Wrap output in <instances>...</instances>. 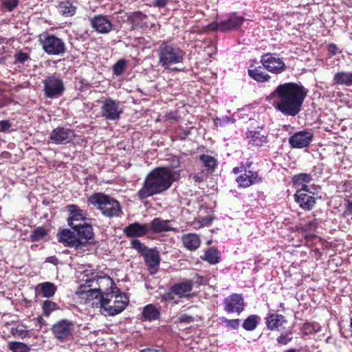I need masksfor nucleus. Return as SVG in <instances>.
Instances as JSON below:
<instances>
[{
  "instance_id": "1",
  "label": "nucleus",
  "mask_w": 352,
  "mask_h": 352,
  "mask_svg": "<svg viewBox=\"0 0 352 352\" xmlns=\"http://www.w3.org/2000/svg\"><path fill=\"white\" fill-rule=\"evenodd\" d=\"M307 94V89L302 85L289 82L278 85L270 96L275 99V109L285 116L295 117L301 111Z\"/></svg>"
},
{
  "instance_id": "2",
  "label": "nucleus",
  "mask_w": 352,
  "mask_h": 352,
  "mask_svg": "<svg viewBox=\"0 0 352 352\" xmlns=\"http://www.w3.org/2000/svg\"><path fill=\"white\" fill-rule=\"evenodd\" d=\"M175 180L171 168L166 166L156 167L145 177L142 187L138 191V197L142 201L161 194L169 189Z\"/></svg>"
},
{
  "instance_id": "3",
  "label": "nucleus",
  "mask_w": 352,
  "mask_h": 352,
  "mask_svg": "<svg viewBox=\"0 0 352 352\" xmlns=\"http://www.w3.org/2000/svg\"><path fill=\"white\" fill-rule=\"evenodd\" d=\"M93 206H97L102 214L109 218L120 217L122 213L120 202L103 192L93 193L88 199Z\"/></svg>"
},
{
  "instance_id": "4",
  "label": "nucleus",
  "mask_w": 352,
  "mask_h": 352,
  "mask_svg": "<svg viewBox=\"0 0 352 352\" xmlns=\"http://www.w3.org/2000/svg\"><path fill=\"white\" fill-rule=\"evenodd\" d=\"M159 63L163 67L183 62L185 52L171 40L162 41L157 50Z\"/></svg>"
},
{
  "instance_id": "5",
  "label": "nucleus",
  "mask_w": 352,
  "mask_h": 352,
  "mask_svg": "<svg viewBox=\"0 0 352 352\" xmlns=\"http://www.w3.org/2000/svg\"><path fill=\"white\" fill-rule=\"evenodd\" d=\"M43 92L47 98H55L60 96L65 91L63 80L56 76L50 75L43 80Z\"/></svg>"
},
{
  "instance_id": "6",
  "label": "nucleus",
  "mask_w": 352,
  "mask_h": 352,
  "mask_svg": "<svg viewBox=\"0 0 352 352\" xmlns=\"http://www.w3.org/2000/svg\"><path fill=\"white\" fill-rule=\"evenodd\" d=\"M74 329V322L67 319L59 320L51 328L54 338L60 342L68 340L72 336Z\"/></svg>"
},
{
  "instance_id": "7",
  "label": "nucleus",
  "mask_w": 352,
  "mask_h": 352,
  "mask_svg": "<svg viewBox=\"0 0 352 352\" xmlns=\"http://www.w3.org/2000/svg\"><path fill=\"white\" fill-rule=\"evenodd\" d=\"M40 41L43 50L50 55H58L65 50L63 41L54 35H44Z\"/></svg>"
},
{
  "instance_id": "8",
  "label": "nucleus",
  "mask_w": 352,
  "mask_h": 352,
  "mask_svg": "<svg viewBox=\"0 0 352 352\" xmlns=\"http://www.w3.org/2000/svg\"><path fill=\"white\" fill-rule=\"evenodd\" d=\"M122 109L120 106V102L111 98H107L102 102L101 107V115L107 120H118L122 113Z\"/></svg>"
},
{
  "instance_id": "9",
  "label": "nucleus",
  "mask_w": 352,
  "mask_h": 352,
  "mask_svg": "<svg viewBox=\"0 0 352 352\" xmlns=\"http://www.w3.org/2000/svg\"><path fill=\"white\" fill-rule=\"evenodd\" d=\"M295 201L305 210H311L315 206L316 199L314 193L309 191L307 185L296 191L294 195Z\"/></svg>"
},
{
  "instance_id": "10",
  "label": "nucleus",
  "mask_w": 352,
  "mask_h": 352,
  "mask_svg": "<svg viewBox=\"0 0 352 352\" xmlns=\"http://www.w3.org/2000/svg\"><path fill=\"white\" fill-rule=\"evenodd\" d=\"M261 63L263 65L267 72L274 74H280L286 70L285 62L281 58L273 56L270 53L261 56Z\"/></svg>"
},
{
  "instance_id": "11",
  "label": "nucleus",
  "mask_w": 352,
  "mask_h": 352,
  "mask_svg": "<svg viewBox=\"0 0 352 352\" xmlns=\"http://www.w3.org/2000/svg\"><path fill=\"white\" fill-rule=\"evenodd\" d=\"M74 130L64 126L54 129L50 135V140L55 144H66L74 138Z\"/></svg>"
},
{
  "instance_id": "12",
  "label": "nucleus",
  "mask_w": 352,
  "mask_h": 352,
  "mask_svg": "<svg viewBox=\"0 0 352 352\" xmlns=\"http://www.w3.org/2000/svg\"><path fill=\"white\" fill-rule=\"evenodd\" d=\"M224 310L228 314H240L245 307L244 299L241 294H232L223 300Z\"/></svg>"
},
{
  "instance_id": "13",
  "label": "nucleus",
  "mask_w": 352,
  "mask_h": 352,
  "mask_svg": "<svg viewBox=\"0 0 352 352\" xmlns=\"http://www.w3.org/2000/svg\"><path fill=\"white\" fill-rule=\"evenodd\" d=\"M76 232L77 238L82 241V248L93 243L94 233L92 226L87 223H79L72 228Z\"/></svg>"
},
{
  "instance_id": "14",
  "label": "nucleus",
  "mask_w": 352,
  "mask_h": 352,
  "mask_svg": "<svg viewBox=\"0 0 352 352\" xmlns=\"http://www.w3.org/2000/svg\"><path fill=\"white\" fill-rule=\"evenodd\" d=\"M76 232L69 229H63L57 234L58 239L60 243L65 247L81 249L82 241L77 238Z\"/></svg>"
},
{
  "instance_id": "15",
  "label": "nucleus",
  "mask_w": 352,
  "mask_h": 352,
  "mask_svg": "<svg viewBox=\"0 0 352 352\" xmlns=\"http://www.w3.org/2000/svg\"><path fill=\"white\" fill-rule=\"evenodd\" d=\"M314 138L313 133L306 130L295 133L289 138L291 147L302 148L309 146Z\"/></svg>"
},
{
  "instance_id": "16",
  "label": "nucleus",
  "mask_w": 352,
  "mask_h": 352,
  "mask_svg": "<svg viewBox=\"0 0 352 352\" xmlns=\"http://www.w3.org/2000/svg\"><path fill=\"white\" fill-rule=\"evenodd\" d=\"M248 74L252 79L259 83L269 82L271 79V76L262 63L250 64L248 69Z\"/></svg>"
},
{
  "instance_id": "17",
  "label": "nucleus",
  "mask_w": 352,
  "mask_h": 352,
  "mask_svg": "<svg viewBox=\"0 0 352 352\" xmlns=\"http://www.w3.org/2000/svg\"><path fill=\"white\" fill-rule=\"evenodd\" d=\"M248 144L252 146L261 147L269 142L268 133L261 130H248L245 133Z\"/></svg>"
},
{
  "instance_id": "18",
  "label": "nucleus",
  "mask_w": 352,
  "mask_h": 352,
  "mask_svg": "<svg viewBox=\"0 0 352 352\" xmlns=\"http://www.w3.org/2000/svg\"><path fill=\"white\" fill-rule=\"evenodd\" d=\"M148 232V226L146 223L138 222L130 223L123 230V233L127 238L143 237Z\"/></svg>"
},
{
  "instance_id": "19",
  "label": "nucleus",
  "mask_w": 352,
  "mask_h": 352,
  "mask_svg": "<svg viewBox=\"0 0 352 352\" xmlns=\"http://www.w3.org/2000/svg\"><path fill=\"white\" fill-rule=\"evenodd\" d=\"M143 257L151 274L156 273L161 260L159 252L156 249H148L143 254Z\"/></svg>"
},
{
  "instance_id": "20",
  "label": "nucleus",
  "mask_w": 352,
  "mask_h": 352,
  "mask_svg": "<svg viewBox=\"0 0 352 352\" xmlns=\"http://www.w3.org/2000/svg\"><path fill=\"white\" fill-rule=\"evenodd\" d=\"M67 210L69 212V217L67 218V223L73 228L79 223H84L86 219L85 212L82 210L75 204H70L66 206Z\"/></svg>"
},
{
  "instance_id": "21",
  "label": "nucleus",
  "mask_w": 352,
  "mask_h": 352,
  "mask_svg": "<svg viewBox=\"0 0 352 352\" xmlns=\"http://www.w3.org/2000/svg\"><path fill=\"white\" fill-rule=\"evenodd\" d=\"M236 181L239 186L248 188L254 184L261 182V178L259 177L256 171L246 170L243 174L236 177Z\"/></svg>"
},
{
  "instance_id": "22",
  "label": "nucleus",
  "mask_w": 352,
  "mask_h": 352,
  "mask_svg": "<svg viewBox=\"0 0 352 352\" xmlns=\"http://www.w3.org/2000/svg\"><path fill=\"white\" fill-rule=\"evenodd\" d=\"M318 227V223L316 219L312 221H308L305 224H299L296 226V230L301 232L304 234V238L307 241H311L315 239L316 236L314 232Z\"/></svg>"
},
{
  "instance_id": "23",
  "label": "nucleus",
  "mask_w": 352,
  "mask_h": 352,
  "mask_svg": "<svg viewBox=\"0 0 352 352\" xmlns=\"http://www.w3.org/2000/svg\"><path fill=\"white\" fill-rule=\"evenodd\" d=\"M265 320L267 328L271 331H280L283 324L287 322L284 316L276 313H268Z\"/></svg>"
},
{
  "instance_id": "24",
  "label": "nucleus",
  "mask_w": 352,
  "mask_h": 352,
  "mask_svg": "<svg viewBox=\"0 0 352 352\" xmlns=\"http://www.w3.org/2000/svg\"><path fill=\"white\" fill-rule=\"evenodd\" d=\"M173 292L175 293L180 298L190 296V293L193 288V282L192 280H186L172 285Z\"/></svg>"
},
{
  "instance_id": "25",
  "label": "nucleus",
  "mask_w": 352,
  "mask_h": 352,
  "mask_svg": "<svg viewBox=\"0 0 352 352\" xmlns=\"http://www.w3.org/2000/svg\"><path fill=\"white\" fill-rule=\"evenodd\" d=\"M170 220H164L160 217L153 219L149 225V230L153 233L159 234L168 231H174L175 229L170 225Z\"/></svg>"
},
{
  "instance_id": "26",
  "label": "nucleus",
  "mask_w": 352,
  "mask_h": 352,
  "mask_svg": "<svg viewBox=\"0 0 352 352\" xmlns=\"http://www.w3.org/2000/svg\"><path fill=\"white\" fill-rule=\"evenodd\" d=\"M182 242L187 250L195 251L200 246L201 239L197 234L188 233L182 235Z\"/></svg>"
},
{
  "instance_id": "27",
  "label": "nucleus",
  "mask_w": 352,
  "mask_h": 352,
  "mask_svg": "<svg viewBox=\"0 0 352 352\" xmlns=\"http://www.w3.org/2000/svg\"><path fill=\"white\" fill-rule=\"evenodd\" d=\"M96 283L98 287L94 288L93 293L96 294V296H100V294H102L104 290H108V289L116 288L115 283L109 276H99L97 278Z\"/></svg>"
},
{
  "instance_id": "28",
  "label": "nucleus",
  "mask_w": 352,
  "mask_h": 352,
  "mask_svg": "<svg viewBox=\"0 0 352 352\" xmlns=\"http://www.w3.org/2000/svg\"><path fill=\"white\" fill-rule=\"evenodd\" d=\"M116 300H114L113 305L107 307L109 314L115 316L121 313L127 306L129 299L124 296H122L120 294L115 295Z\"/></svg>"
},
{
  "instance_id": "29",
  "label": "nucleus",
  "mask_w": 352,
  "mask_h": 352,
  "mask_svg": "<svg viewBox=\"0 0 352 352\" xmlns=\"http://www.w3.org/2000/svg\"><path fill=\"white\" fill-rule=\"evenodd\" d=\"M241 23H208L206 28L211 31L230 32L238 30Z\"/></svg>"
},
{
  "instance_id": "30",
  "label": "nucleus",
  "mask_w": 352,
  "mask_h": 352,
  "mask_svg": "<svg viewBox=\"0 0 352 352\" xmlns=\"http://www.w3.org/2000/svg\"><path fill=\"white\" fill-rule=\"evenodd\" d=\"M199 160L202 163L204 170L208 173L212 174L217 166V160L211 155L201 154L199 155Z\"/></svg>"
},
{
  "instance_id": "31",
  "label": "nucleus",
  "mask_w": 352,
  "mask_h": 352,
  "mask_svg": "<svg viewBox=\"0 0 352 352\" xmlns=\"http://www.w3.org/2000/svg\"><path fill=\"white\" fill-rule=\"evenodd\" d=\"M333 82L339 85H352V72H340L333 76Z\"/></svg>"
},
{
  "instance_id": "32",
  "label": "nucleus",
  "mask_w": 352,
  "mask_h": 352,
  "mask_svg": "<svg viewBox=\"0 0 352 352\" xmlns=\"http://www.w3.org/2000/svg\"><path fill=\"white\" fill-rule=\"evenodd\" d=\"M40 289L43 297L50 298L55 294L57 287L51 282H45L40 283L38 287Z\"/></svg>"
},
{
  "instance_id": "33",
  "label": "nucleus",
  "mask_w": 352,
  "mask_h": 352,
  "mask_svg": "<svg viewBox=\"0 0 352 352\" xmlns=\"http://www.w3.org/2000/svg\"><path fill=\"white\" fill-rule=\"evenodd\" d=\"M76 8L71 1H64L58 4L59 13L65 16H72L76 13Z\"/></svg>"
},
{
  "instance_id": "34",
  "label": "nucleus",
  "mask_w": 352,
  "mask_h": 352,
  "mask_svg": "<svg viewBox=\"0 0 352 352\" xmlns=\"http://www.w3.org/2000/svg\"><path fill=\"white\" fill-rule=\"evenodd\" d=\"M116 288L112 287L111 289H108V290H104L102 294L100 295L99 302H96V305H100V307H102L105 309H107V306L111 301V298L115 296V289Z\"/></svg>"
},
{
  "instance_id": "35",
  "label": "nucleus",
  "mask_w": 352,
  "mask_h": 352,
  "mask_svg": "<svg viewBox=\"0 0 352 352\" xmlns=\"http://www.w3.org/2000/svg\"><path fill=\"white\" fill-rule=\"evenodd\" d=\"M160 315V311L152 304L145 306L142 311V316L148 320H156Z\"/></svg>"
},
{
  "instance_id": "36",
  "label": "nucleus",
  "mask_w": 352,
  "mask_h": 352,
  "mask_svg": "<svg viewBox=\"0 0 352 352\" xmlns=\"http://www.w3.org/2000/svg\"><path fill=\"white\" fill-rule=\"evenodd\" d=\"M41 308L43 315L45 317H48L52 312L58 310L60 307L58 303L50 300H45L43 302Z\"/></svg>"
},
{
  "instance_id": "37",
  "label": "nucleus",
  "mask_w": 352,
  "mask_h": 352,
  "mask_svg": "<svg viewBox=\"0 0 352 352\" xmlns=\"http://www.w3.org/2000/svg\"><path fill=\"white\" fill-rule=\"evenodd\" d=\"M260 317L257 315L249 316L243 322L242 327L246 331H253L258 326Z\"/></svg>"
},
{
  "instance_id": "38",
  "label": "nucleus",
  "mask_w": 352,
  "mask_h": 352,
  "mask_svg": "<svg viewBox=\"0 0 352 352\" xmlns=\"http://www.w3.org/2000/svg\"><path fill=\"white\" fill-rule=\"evenodd\" d=\"M311 175L308 173H301L294 175L292 178V182L294 186L305 185L311 182Z\"/></svg>"
},
{
  "instance_id": "39",
  "label": "nucleus",
  "mask_w": 352,
  "mask_h": 352,
  "mask_svg": "<svg viewBox=\"0 0 352 352\" xmlns=\"http://www.w3.org/2000/svg\"><path fill=\"white\" fill-rule=\"evenodd\" d=\"M204 260L212 265L218 263L220 261L218 250L213 248H209L204 254Z\"/></svg>"
},
{
  "instance_id": "40",
  "label": "nucleus",
  "mask_w": 352,
  "mask_h": 352,
  "mask_svg": "<svg viewBox=\"0 0 352 352\" xmlns=\"http://www.w3.org/2000/svg\"><path fill=\"white\" fill-rule=\"evenodd\" d=\"M9 349L12 352H29L30 347L21 342H11L9 343Z\"/></svg>"
},
{
  "instance_id": "41",
  "label": "nucleus",
  "mask_w": 352,
  "mask_h": 352,
  "mask_svg": "<svg viewBox=\"0 0 352 352\" xmlns=\"http://www.w3.org/2000/svg\"><path fill=\"white\" fill-rule=\"evenodd\" d=\"M47 234V232L43 227H38L32 232L30 238L32 241L36 242L42 240Z\"/></svg>"
},
{
  "instance_id": "42",
  "label": "nucleus",
  "mask_w": 352,
  "mask_h": 352,
  "mask_svg": "<svg viewBox=\"0 0 352 352\" xmlns=\"http://www.w3.org/2000/svg\"><path fill=\"white\" fill-rule=\"evenodd\" d=\"M19 0H2L1 10L3 12H12L19 5Z\"/></svg>"
},
{
  "instance_id": "43",
  "label": "nucleus",
  "mask_w": 352,
  "mask_h": 352,
  "mask_svg": "<svg viewBox=\"0 0 352 352\" xmlns=\"http://www.w3.org/2000/svg\"><path fill=\"white\" fill-rule=\"evenodd\" d=\"M92 28L99 33L105 34L115 29L113 23H91Z\"/></svg>"
},
{
  "instance_id": "44",
  "label": "nucleus",
  "mask_w": 352,
  "mask_h": 352,
  "mask_svg": "<svg viewBox=\"0 0 352 352\" xmlns=\"http://www.w3.org/2000/svg\"><path fill=\"white\" fill-rule=\"evenodd\" d=\"M126 66V61L124 59L118 60L113 66V74L116 76L122 75Z\"/></svg>"
},
{
  "instance_id": "45",
  "label": "nucleus",
  "mask_w": 352,
  "mask_h": 352,
  "mask_svg": "<svg viewBox=\"0 0 352 352\" xmlns=\"http://www.w3.org/2000/svg\"><path fill=\"white\" fill-rule=\"evenodd\" d=\"M131 245L133 249H135L142 256L148 250L140 240L133 239L131 241Z\"/></svg>"
},
{
  "instance_id": "46",
  "label": "nucleus",
  "mask_w": 352,
  "mask_h": 352,
  "mask_svg": "<svg viewBox=\"0 0 352 352\" xmlns=\"http://www.w3.org/2000/svg\"><path fill=\"white\" fill-rule=\"evenodd\" d=\"M29 58L30 55L28 54L19 51L14 54V63L23 64Z\"/></svg>"
},
{
  "instance_id": "47",
  "label": "nucleus",
  "mask_w": 352,
  "mask_h": 352,
  "mask_svg": "<svg viewBox=\"0 0 352 352\" xmlns=\"http://www.w3.org/2000/svg\"><path fill=\"white\" fill-rule=\"evenodd\" d=\"M292 334L291 331L286 332L285 333H281L278 338H277V342L278 344H287L289 342H290L292 340V337L290 336Z\"/></svg>"
},
{
  "instance_id": "48",
  "label": "nucleus",
  "mask_w": 352,
  "mask_h": 352,
  "mask_svg": "<svg viewBox=\"0 0 352 352\" xmlns=\"http://www.w3.org/2000/svg\"><path fill=\"white\" fill-rule=\"evenodd\" d=\"M176 296L175 293L173 292L172 286L168 289L167 292L163 294L160 298L162 302H171L175 299V296Z\"/></svg>"
},
{
  "instance_id": "49",
  "label": "nucleus",
  "mask_w": 352,
  "mask_h": 352,
  "mask_svg": "<svg viewBox=\"0 0 352 352\" xmlns=\"http://www.w3.org/2000/svg\"><path fill=\"white\" fill-rule=\"evenodd\" d=\"M178 321L181 323L190 324L193 322L195 319L192 316H190L187 314H182L178 316Z\"/></svg>"
},
{
  "instance_id": "50",
  "label": "nucleus",
  "mask_w": 352,
  "mask_h": 352,
  "mask_svg": "<svg viewBox=\"0 0 352 352\" xmlns=\"http://www.w3.org/2000/svg\"><path fill=\"white\" fill-rule=\"evenodd\" d=\"M190 132L189 130L184 129H182V128H179V129H177L176 131H175L177 138L178 139L181 140H186V138L190 134Z\"/></svg>"
},
{
  "instance_id": "51",
  "label": "nucleus",
  "mask_w": 352,
  "mask_h": 352,
  "mask_svg": "<svg viewBox=\"0 0 352 352\" xmlns=\"http://www.w3.org/2000/svg\"><path fill=\"white\" fill-rule=\"evenodd\" d=\"M12 126V124L8 120L0 121V132L8 131Z\"/></svg>"
},
{
  "instance_id": "52",
  "label": "nucleus",
  "mask_w": 352,
  "mask_h": 352,
  "mask_svg": "<svg viewBox=\"0 0 352 352\" xmlns=\"http://www.w3.org/2000/svg\"><path fill=\"white\" fill-rule=\"evenodd\" d=\"M241 320L239 319L226 320V322L228 327L232 329H237L239 327Z\"/></svg>"
},
{
  "instance_id": "53",
  "label": "nucleus",
  "mask_w": 352,
  "mask_h": 352,
  "mask_svg": "<svg viewBox=\"0 0 352 352\" xmlns=\"http://www.w3.org/2000/svg\"><path fill=\"white\" fill-rule=\"evenodd\" d=\"M245 21L244 18L241 16H238L236 14L234 13L230 15L229 19L226 22H243Z\"/></svg>"
},
{
  "instance_id": "54",
  "label": "nucleus",
  "mask_w": 352,
  "mask_h": 352,
  "mask_svg": "<svg viewBox=\"0 0 352 352\" xmlns=\"http://www.w3.org/2000/svg\"><path fill=\"white\" fill-rule=\"evenodd\" d=\"M192 179L195 182L200 183L205 180L206 175H204L203 171H201V172L197 173L195 175H194Z\"/></svg>"
},
{
  "instance_id": "55",
  "label": "nucleus",
  "mask_w": 352,
  "mask_h": 352,
  "mask_svg": "<svg viewBox=\"0 0 352 352\" xmlns=\"http://www.w3.org/2000/svg\"><path fill=\"white\" fill-rule=\"evenodd\" d=\"M344 214L347 215L352 214V200L351 199L346 201Z\"/></svg>"
},
{
  "instance_id": "56",
  "label": "nucleus",
  "mask_w": 352,
  "mask_h": 352,
  "mask_svg": "<svg viewBox=\"0 0 352 352\" xmlns=\"http://www.w3.org/2000/svg\"><path fill=\"white\" fill-rule=\"evenodd\" d=\"M327 48H328V52H329L330 56H334L338 53V47L334 43H330L328 45Z\"/></svg>"
},
{
  "instance_id": "57",
  "label": "nucleus",
  "mask_w": 352,
  "mask_h": 352,
  "mask_svg": "<svg viewBox=\"0 0 352 352\" xmlns=\"http://www.w3.org/2000/svg\"><path fill=\"white\" fill-rule=\"evenodd\" d=\"M94 292V288L93 289H90L89 291H87V300H94V299H97V300H100V296H96V294H94L93 293Z\"/></svg>"
},
{
  "instance_id": "58",
  "label": "nucleus",
  "mask_w": 352,
  "mask_h": 352,
  "mask_svg": "<svg viewBox=\"0 0 352 352\" xmlns=\"http://www.w3.org/2000/svg\"><path fill=\"white\" fill-rule=\"evenodd\" d=\"M212 220V219L209 216L201 218V220L199 222L201 223L199 225V227H203L206 225H209L210 223H211Z\"/></svg>"
},
{
  "instance_id": "59",
  "label": "nucleus",
  "mask_w": 352,
  "mask_h": 352,
  "mask_svg": "<svg viewBox=\"0 0 352 352\" xmlns=\"http://www.w3.org/2000/svg\"><path fill=\"white\" fill-rule=\"evenodd\" d=\"M91 22H109V21L105 17L102 15H98L95 16L93 19H91Z\"/></svg>"
},
{
  "instance_id": "60",
  "label": "nucleus",
  "mask_w": 352,
  "mask_h": 352,
  "mask_svg": "<svg viewBox=\"0 0 352 352\" xmlns=\"http://www.w3.org/2000/svg\"><path fill=\"white\" fill-rule=\"evenodd\" d=\"M246 170V166L241 164L240 166L235 167L233 168L232 172L234 174H239L242 172H245Z\"/></svg>"
},
{
  "instance_id": "61",
  "label": "nucleus",
  "mask_w": 352,
  "mask_h": 352,
  "mask_svg": "<svg viewBox=\"0 0 352 352\" xmlns=\"http://www.w3.org/2000/svg\"><path fill=\"white\" fill-rule=\"evenodd\" d=\"M153 1H154V4L159 8L164 7L168 3V0H153Z\"/></svg>"
},
{
  "instance_id": "62",
  "label": "nucleus",
  "mask_w": 352,
  "mask_h": 352,
  "mask_svg": "<svg viewBox=\"0 0 352 352\" xmlns=\"http://www.w3.org/2000/svg\"><path fill=\"white\" fill-rule=\"evenodd\" d=\"M34 320L36 321V322L40 325V326H42V325H45L46 324V322L45 320L43 318L42 316H39L38 317H36V318H34Z\"/></svg>"
},
{
  "instance_id": "63",
  "label": "nucleus",
  "mask_w": 352,
  "mask_h": 352,
  "mask_svg": "<svg viewBox=\"0 0 352 352\" xmlns=\"http://www.w3.org/2000/svg\"><path fill=\"white\" fill-rule=\"evenodd\" d=\"M140 352H163L161 350L153 349V348H146L144 349H142Z\"/></svg>"
},
{
  "instance_id": "64",
  "label": "nucleus",
  "mask_w": 352,
  "mask_h": 352,
  "mask_svg": "<svg viewBox=\"0 0 352 352\" xmlns=\"http://www.w3.org/2000/svg\"><path fill=\"white\" fill-rule=\"evenodd\" d=\"M313 327V324L310 322H306L303 325V328L305 330L309 331V332H311V327Z\"/></svg>"
}]
</instances>
